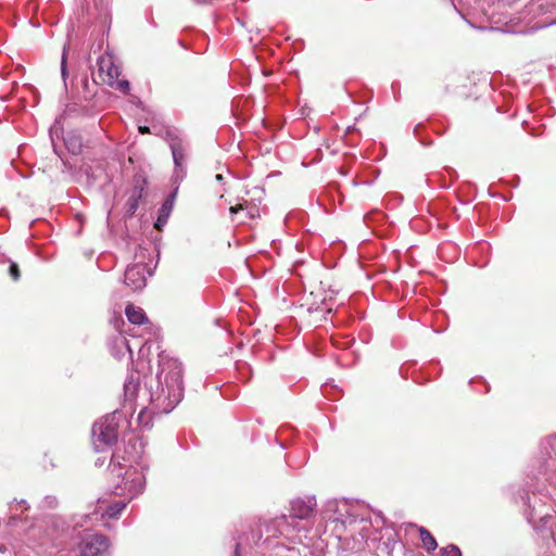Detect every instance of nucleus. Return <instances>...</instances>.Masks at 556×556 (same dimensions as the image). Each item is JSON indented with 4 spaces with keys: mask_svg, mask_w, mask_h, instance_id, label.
<instances>
[{
    "mask_svg": "<svg viewBox=\"0 0 556 556\" xmlns=\"http://www.w3.org/2000/svg\"><path fill=\"white\" fill-rule=\"evenodd\" d=\"M142 195H143V188L136 186L132 189V191L126 202V210H127L128 215L135 214V212L137 211V208L139 206V201L142 198Z\"/></svg>",
    "mask_w": 556,
    "mask_h": 556,
    "instance_id": "obj_11",
    "label": "nucleus"
},
{
    "mask_svg": "<svg viewBox=\"0 0 556 556\" xmlns=\"http://www.w3.org/2000/svg\"><path fill=\"white\" fill-rule=\"evenodd\" d=\"M162 222L161 219V216L157 218V223L155 224V226L159 228L160 227V223Z\"/></svg>",
    "mask_w": 556,
    "mask_h": 556,
    "instance_id": "obj_28",
    "label": "nucleus"
},
{
    "mask_svg": "<svg viewBox=\"0 0 556 556\" xmlns=\"http://www.w3.org/2000/svg\"><path fill=\"white\" fill-rule=\"evenodd\" d=\"M523 13L526 14L525 15V18H528V25L530 26V29L531 30H535V29H540V28H544V27H547L549 25H554L556 24V20H548V18H545L544 21L542 22H536L534 23L533 25H531V22L532 20L534 18L532 15H529L527 14L525 11Z\"/></svg>",
    "mask_w": 556,
    "mask_h": 556,
    "instance_id": "obj_15",
    "label": "nucleus"
},
{
    "mask_svg": "<svg viewBox=\"0 0 556 556\" xmlns=\"http://www.w3.org/2000/svg\"><path fill=\"white\" fill-rule=\"evenodd\" d=\"M61 76L66 87V79L68 77L67 66H66V48L63 49L62 60H61Z\"/></svg>",
    "mask_w": 556,
    "mask_h": 556,
    "instance_id": "obj_19",
    "label": "nucleus"
},
{
    "mask_svg": "<svg viewBox=\"0 0 556 556\" xmlns=\"http://www.w3.org/2000/svg\"><path fill=\"white\" fill-rule=\"evenodd\" d=\"M243 553H245V546H244L242 540L240 539L236 543L235 555L236 556H242Z\"/></svg>",
    "mask_w": 556,
    "mask_h": 556,
    "instance_id": "obj_21",
    "label": "nucleus"
},
{
    "mask_svg": "<svg viewBox=\"0 0 556 556\" xmlns=\"http://www.w3.org/2000/svg\"><path fill=\"white\" fill-rule=\"evenodd\" d=\"M170 207H172V203H169L168 201H166V202L163 204V206H162L161 211H162V213H166V214H167V213H168V211L170 210Z\"/></svg>",
    "mask_w": 556,
    "mask_h": 556,
    "instance_id": "obj_22",
    "label": "nucleus"
},
{
    "mask_svg": "<svg viewBox=\"0 0 556 556\" xmlns=\"http://www.w3.org/2000/svg\"><path fill=\"white\" fill-rule=\"evenodd\" d=\"M551 519V514H548L547 511L543 513L540 508L536 507L532 508L529 517V521L532 522L535 528H538V526L535 525L536 520L542 522V527H545Z\"/></svg>",
    "mask_w": 556,
    "mask_h": 556,
    "instance_id": "obj_14",
    "label": "nucleus"
},
{
    "mask_svg": "<svg viewBox=\"0 0 556 556\" xmlns=\"http://www.w3.org/2000/svg\"><path fill=\"white\" fill-rule=\"evenodd\" d=\"M147 275H151L143 263L129 265L125 270V285L137 291L146 287Z\"/></svg>",
    "mask_w": 556,
    "mask_h": 556,
    "instance_id": "obj_7",
    "label": "nucleus"
},
{
    "mask_svg": "<svg viewBox=\"0 0 556 556\" xmlns=\"http://www.w3.org/2000/svg\"><path fill=\"white\" fill-rule=\"evenodd\" d=\"M125 314L129 323L134 325H144L148 323V317L141 307L129 304L126 306Z\"/></svg>",
    "mask_w": 556,
    "mask_h": 556,
    "instance_id": "obj_10",
    "label": "nucleus"
},
{
    "mask_svg": "<svg viewBox=\"0 0 556 556\" xmlns=\"http://www.w3.org/2000/svg\"><path fill=\"white\" fill-rule=\"evenodd\" d=\"M109 539L99 533L87 532L79 543L81 556H103L109 552Z\"/></svg>",
    "mask_w": 556,
    "mask_h": 556,
    "instance_id": "obj_6",
    "label": "nucleus"
},
{
    "mask_svg": "<svg viewBox=\"0 0 556 556\" xmlns=\"http://www.w3.org/2000/svg\"><path fill=\"white\" fill-rule=\"evenodd\" d=\"M64 141H65V144H66L68 151H71L73 154L80 153L81 141L79 138L72 136V137L65 138Z\"/></svg>",
    "mask_w": 556,
    "mask_h": 556,
    "instance_id": "obj_16",
    "label": "nucleus"
},
{
    "mask_svg": "<svg viewBox=\"0 0 556 556\" xmlns=\"http://www.w3.org/2000/svg\"><path fill=\"white\" fill-rule=\"evenodd\" d=\"M551 544L556 548V539L553 536L547 541V545L549 546Z\"/></svg>",
    "mask_w": 556,
    "mask_h": 556,
    "instance_id": "obj_26",
    "label": "nucleus"
},
{
    "mask_svg": "<svg viewBox=\"0 0 556 556\" xmlns=\"http://www.w3.org/2000/svg\"><path fill=\"white\" fill-rule=\"evenodd\" d=\"M420 540L427 552H433L438 547V543L433 535L424 527L419 528Z\"/></svg>",
    "mask_w": 556,
    "mask_h": 556,
    "instance_id": "obj_13",
    "label": "nucleus"
},
{
    "mask_svg": "<svg viewBox=\"0 0 556 556\" xmlns=\"http://www.w3.org/2000/svg\"><path fill=\"white\" fill-rule=\"evenodd\" d=\"M46 501L48 502V505H49V506H51V507H52V506L54 505V503H55V498H54V497H51V496H47V497H46Z\"/></svg>",
    "mask_w": 556,
    "mask_h": 556,
    "instance_id": "obj_23",
    "label": "nucleus"
},
{
    "mask_svg": "<svg viewBox=\"0 0 556 556\" xmlns=\"http://www.w3.org/2000/svg\"><path fill=\"white\" fill-rule=\"evenodd\" d=\"M167 138L173 154L176 173L184 172L187 146L180 137L170 131L167 132Z\"/></svg>",
    "mask_w": 556,
    "mask_h": 556,
    "instance_id": "obj_8",
    "label": "nucleus"
},
{
    "mask_svg": "<svg viewBox=\"0 0 556 556\" xmlns=\"http://www.w3.org/2000/svg\"><path fill=\"white\" fill-rule=\"evenodd\" d=\"M121 342H122V344H124L127 348V350L131 354V350H130V346L128 344V341L125 338H121Z\"/></svg>",
    "mask_w": 556,
    "mask_h": 556,
    "instance_id": "obj_25",
    "label": "nucleus"
},
{
    "mask_svg": "<svg viewBox=\"0 0 556 556\" xmlns=\"http://www.w3.org/2000/svg\"><path fill=\"white\" fill-rule=\"evenodd\" d=\"M541 453L546 458H556V434L547 437L541 442Z\"/></svg>",
    "mask_w": 556,
    "mask_h": 556,
    "instance_id": "obj_12",
    "label": "nucleus"
},
{
    "mask_svg": "<svg viewBox=\"0 0 556 556\" xmlns=\"http://www.w3.org/2000/svg\"><path fill=\"white\" fill-rule=\"evenodd\" d=\"M316 507L315 497L295 498L290 504V514L266 525L267 536L254 540L258 553L269 556H306L308 545L304 543L309 528L308 519Z\"/></svg>",
    "mask_w": 556,
    "mask_h": 556,
    "instance_id": "obj_1",
    "label": "nucleus"
},
{
    "mask_svg": "<svg viewBox=\"0 0 556 556\" xmlns=\"http://www.w3.org/2000/svg\"><path fill=\"white\" fill-rule=\"evenodd\" d=\"M245 203H247V201H243V203H239L235 206H230V208H229L230 213L232 215H235V214L239 213L240 211L247 210V217L253 218L255 216L256 208L255 207H252V208L244 207Z\"/></svg>",
    "mask_w": 556,
    "mask_h": 556,
    "instance_id": "obj_17",
    "label": "nucleus"
},
{
    "mask_svg": "<svg viewBox=\"0 0 556 556\" xmlns=\"http://www.w3.org/2000/svg\"><path fill=\"white\" fill-rule=\"evenodd\" d=\"M160 370L156 375V387L146 389L142 394L139 387V374L131 372L124 383L125 403H134L139 397L150 401L152 414H167L181 401L184 393L181 363L168 355L161 354L159 359Z\"/></svg>",
    "mask_w": 556,
    "mask_h": 556,
    "instance_id": "obj_2",
    "label": "nucleus"
},
{
    "mask_svg": "<svg viewBox=\"0 0 556 556\" xmlns=\"http://www.w3.org/2000/svg\"><path fill=\"white\" fill-rule=\"evenodd\" d=\"M552 7H554L552 0H531L526 5L525 12L533 17H538L551 12Z\"/></svg>",
    "mask_w": 556,
    "mask_h": 556,
    "instance_id": "obj_9",
    "label": "nucleus"
},
{
    "mask_svg": "<svg viewBox=\"0 0 556 556\" xmlns=\"http://www.w3.org/2000/svg\"><path fill=\"white\" fill-rule=\"evenodd\" d=\"M215 179H216L217 181L222 182V181L224 180V176H223L222 174H217V175L215 176Z\"/></svg>",
    "mask_w": 556,
    "mask_h": 556,
    "instance_id": "obj_27",
    "label": "nucleus"
},
{
    "mask_svg": "<svg viewBox=\"0 0 556 556\" xmlns=\"http://www.w3.org/2000/svg\"><path fill=\"white\" fill-rule=\"evenodd\" d=\"M139 131H140L141 134H149V132H150V129H149V127H148V126H140V127H139Z\"/></svg>",
    "mask_w": 556,
    "mask_h": 556,
    "instance_id": "obj_24",
    "label": "nucleus"
},
{
    "mask_svg": "<svg viewBox=\"0 0 556 556\" xmlns=\"http://www.w3.org/2000/svg\"><path fill=\"white\" fill-rule=\"evenodd\" d=\"M99 77L110 87L116 88L123 93L129 91V83L125 79H118L121 68L114 62V58L110 53H104L98 58Z\"/></svg>",
    "mask_w": 556,
    "mask_h": 556,
    "instance_id": "obj_5",
    "label": "nucleus"
},
{
    "mask_svg": "<svg viewBox=\"0 0 556 556\" xmlns=\"http://www.w3.org/2000/svg\"><path fill=\"white\" fill-rule=\"evenodd\" d=\"M440 556H462V552L456 545L451 544L441 549Z\"/></svg>",
    "mask_w": 556,
    "mask_h": 556,
    "instance_id": "obj_18",
    "label": "nucleus"
},
{
    "mask_svg": "<svg viewBox=\"0 0 556 556\" xmlns=\"http://www.w3.org/2000/svg\"><path fill=\"white\" fill-rule=\"evenodd\" d=\"M547 556H555L554 551L552 549V551L549 552V555H547Z\"/></svg>",
    "mask_w": 556,
    "mask_h": 556,
    "instance_id": "obj_29",
    "label": "nucleus"
},
{
    "mask_svg": "<svg viewBox=\"0 0 556 556\" xmlns=\"http://www.w3.org/2000/svg\"><path fill=\"white\" fill-rule=\"evenodd\" d=\"M115 470H116V466L114 465V466L112 467V472L114 473V472H115Z\"/></svg>",
    "mask_w": 556,
    "mask_h": 556,
    "instance_id": "obj_30",
    "label": "nucleus"
},
{
    "mask_svg": "<svg viewBox=\"0 0 556 556\" xmlns=\"http://www.w3.org/2000/svg\"><path fill=\"white\" fill-rule=\"evenodd\" d=\"M118 437L114 416H106L94 422L92 427V444L98 452L104 451L116 443Z\"/></svg>",
    "mask_w": 556,
    "mask_h": 556,
    "instance_id": "obj_4",
    "label": "nucleus"
},
{
    "mask_svg": "<svg viewBox=\"0 0 556 556\" xmlns=\"http://www.w3.org/2000/svg\"><path fill=\"white\" fill-rule=\"evenodd\" d=\"M9 273L13 280L16 281L20 279V270H18V266L16 263H14V262L10 263Z\"/></svg>",
    "mask_w": 556,
    "mask_h": 556,
    "instance_id": "obj_20",
    "label": "nucleus"
},
{
    "mask_svg": "<svg viewBox=\"0 0 556 556\" xmlns=\"http://www.w3.org/2000/svg\"><path fill=\"white\" fill-rule=\"evenodd\" d=\"M146 485V478L143 472L138 471L136 468H128L122 478V483L116 486L115 492L128 496V501L121 500L112 504H106L104 501H98L97 508L91 516L86 515L90 519H114L117 518L125 509L128 502L135 496L142 493Z\"/></svg>",
    "mask_w": 556,
    "mask_h": 556,
    "instance_id": "obj_3",
    "label": "nucleus"
}]
</instances>
